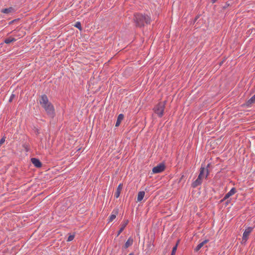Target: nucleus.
Listing matches in <instances>:
<instances>
[{
	"label": "nucleus",
	"instance_id": "f257e3e1",
	"mask_svg": "<svg viewBox=\"0 0 255 255\" xmlns=\"http://www.w3.org/2000/svg\"><path fill=\"white\" fill-rule=\"evenodd\" d=\"M39 103L49 117L53 118L54 117V107L52 104L49 101L48 98L46 95H42L41 96L39 99Z\"/></svg>",
	"mask_w": 255,
	"mask_h": 255
},
{
	"label": "nucleus",
	"instance_id": "f03ea898",
	"mask_svg": "<svg viewBox=\"0 0 255 255\" xmlns=\"http://www.w3.org/2000/svg\"><path fill=\"white\" fill-rule=\"evenodd\" d=\"M134 21L138 26H142L144 23L148 24L150 22V17L148 15L136 13L134 14Z\"/></svg>",
	"mask_w": 255,
	"mask_h": 255
},
{
	"label": "nucleus",
	"instance_id": "7ed1b4c3",
	"mask_svg": "<svg viewBox=\"0 0 255 255\" xmlns=\"http://www.w3.org/2000/svg\"><path fill=\"white\" fill-rule=\"evenodd\" d=\"M165 101L160 102L154 108V112L158 116L161 117L163 115V112L165 108Z\"/></svg>",
	"mask_w": 255,
	"mask_h": 255
},
{
	"label": "nucleus",
	"instance_id": "20e7f679",
	"mask_svg": "<svg viewBox=\"0 0 255 255\" xmlns=\"http://www.w3.org/2000/svg\"><path fill=\"white\" fill-rule=\"evenodd\" d=\"M253 227H248L244 231L243 234V237H242V243H245L247 240L249 238V236L250 234V233L253 231Z\"/></svg>",
	"mask_w": 255,
	"mask_h": 255
},
{
	"label": "nucleus",
	"instance_id": "39448f33",
	"mask_svg": "<svg viewBox=\"0 0 255 255\" xmlns=\"http://www.w3.org/2000/svg\"><path fill=\"white\" fill-rule=\"evenodd\" d=\"M165 169V165L163 163H160L152 168L153 173H159L163 171Z\"/></svg>",
	"mask_w": 255,
	"mask_h": 255
},
{
	"label": "nucleus",
	"instance_id": "423d86ee",
	"mask_svg": "<svg viewBox=\"0 0 255 255\" xmlns=\"http://www.w3.org/2000/svg\"><path fill=\"white\" fill-rule=\"evenodd\" d=\"M236 188H232L231 189V190L225 195V197L221 200V201L223 202V201H224V200H226L227 199L229 198L230 197H231V196H232L234 194H235L236 193Z\"/></svg>",
	"mask_w": 255,
	"mask_h": 255
},
{
	"label": "nucleus",
	"instance_id": "0eeeda50",
	"mask_svg": "<svg viewBox=\"0 0 255 255\" xmlns=\"http://www.w3.org/2000/svg\"><path fill=\"white\" fill-rule=\"evenodd\" d=\"M208 175V170L205 168L204 167H201L200 168V172L198 176L202 177L203 179L204 177H207Z\"/></svg>",
	"mask_w": 255,
	"mask_h": 255
},
{
	"label": "nucleus",
	"instance_id": "6e6552de",
	"mask_svg": "<svg viewBox=\"0 0 255 255\" xmlns=\"http://www.w3.org/2000/svg\"><path fill=\"white\" fill-rule=\"evenodd\" d=\"M202 177L198 176L197 179L193 182L192 184V187L195 188L200 185L202 182Z\"/></svg>",
	"mask_w": 255,
	"mask_h": 255
},
{
	"label": "nucleus",
	"instance_id": "1a4fd4ad",
	"mask_svg": "<svg viewBox=\"0 0 255 255\" xmlns=\"http://www.w3.org/2000/svg\"><path fill=\"white\" fill-rule=\"evenodd\" d=\"M118 214V210L117 209L114 210L112 213V214L110 215V216L109 218V222H111L114 219H115Z\"/></svg>",
	"mask_w": 255,
	"mask_h": 255
},
{
	"label": "nucleus",
	"instance_id": "9d476101",
	"mask_svg": "<svg viewBox=\"0 0 255 255\" xmlns=\"http://www.w3.org/2000/svg\"><path fill=\"white\" fill-rule=\"evenodd\" d=\"M31 161L34 165L36 167H40L42 165L40 160L37 158H31Z\"/></svg>",
	"mask_w": 255,
	"mask_h": 255
},
{
	"label": "nucleus",
	"instance_id": "9b49d317",
	"mask_svg": "<svg viewBox=\"0 0 255 255\" xmlns=\"http://www.w3.org/2000/svg\"><path fill=\"white\" fill-rule=\"evenodd\" d=\"M15 11V9L12 7H9L8 8L2 9L1 10V12L6 14H10L14 12Z\"/></svg>",
	"mask_w": 255,
	"mask_h": 255
},
{
	"label": "nucleus",
	"instance_id": "f8f14e48",
	"mask_svg": "<svg viewBox=\"0 0 255 255\" xmlns=\"http://www.w3.org/2000/svg\"><path fill=\"white\" fill-rule=\"evenodd\" d=\"M128 220L124 221L122 223V224H121V227L120 230L119 231V232L118 233L117 236H119L121 234V233L124 231V230L125 229V227L128 225Z\"/></svg>",
	"mask_w": 255,
	"mask_h": 255
},
{
	"label": "nucleus",
	"instance_id": "ddd939ff",
	"mask_svg": "<svg viewBox=\"0 0 255 255\" xmlns=\"http://www.w3.org/2000/svg\"><path fill=\"white\" fill-rule=\"evenodd\" d=\"M209 242L208 240H205L200 244L198 245L196 248L195 249V251L198 252L201 248H202L206 244Z\"/></svg>",
	"mask_w": 255,
	"mask_h": 255
},
{
	"label": "nucleus",
	"instance_id": "4468645a",
	"mask_svg": "<svg viewBox=\"0 0 255 255\" xmlns=\"http://www.w3.org/2000/svg\"><path fill=\"white\" fill-rule=\"evenodd\" d=\"M123 189V184H120L117 189L116 192L115 193V196L116 198H118L121 194V192Z\"/></svg>",
	"mask_w": 255,
	"mask_h": 255
},
{
	"label": "nucleus",
	"instance_id": "2eb2a0df",
	"mask_svg": "<svg viewBox=\"0 0 255 255\" xmlns=\"http://www.w3.org/2000/svg\"><path fill=\"white\" fill-rule=\"evenodd\" d=\"M124 115H123L122 114H120L118 116V117L116 123V125H115L116 127H119L120 126V125L121 124V122L124 119Z\"/></svg>",
	"mask_w": 255,
	"mask_h": 255
},
{
	"label": "nucleus",
	"instance_id": "dca6fc26",
	"mask_svg": "<svg viewBox=\"0 0 255 255\" xmlns=\"http://www.w3.org/2000/svg\"><path fill=\"white\" fill-rule=\"evenodd\" d=\"M145 195V192L144 191H140L138 193L137 197V202H140L143 199Z\"/></svg>",
	"mask_w": 255,
	"mask_h": 255
},
{
	"label": "nucleus",
	"instance_id": "f3484780",
	"mask_svg": "<svg viewBox=\"0 0 255 255\" xmlns=\"http://www.w3.org/2000/svg\"><path fill=\"white\" fill-rule=\"evenodd\" d=\"M133 244V239L131 238H129L127 240V241L126 242L124 248L125 249H127L130 246H131Z\"/></svg>",
	"mask_w": 255,
	"mask_h": 255
},
{
	"label": "nucleus",
	"instance_id": "a211bd4d",
	"mask_svg": "<svg viewBox=\"0 0 255 255\" xmlns=\"http://www.w3.org/2000/svg\"><path fill=\"white\" fill-rule=\"evenodd\" d=\"M255 102V94L247 103V105L250 106Z\"/></svg>",
	"mask_w": 255,
	"mask_h": 255
},
{
	"label": "nucleus",
	"instance_id": "6ab92c4d",
	"mask_svg": "<svg viewBox=\"0 0 255 255\" xmlns=\"http://www.w3.org/2000/svg\"><path fill=\"white\" fill-rule=\"evenodd\" d=\"M16 41V39L13 37H8L4 40V42L6 44H9L10 43Z\"/></svg>",
	"mask_w": 255,
	"mask_h": 255
},
{
	"label": "nucleus",
	"instance_id": "aec40b11",
	"mask_svg": "<svg viewBox=\"0 0 255 255\" xmlns=\"http://www.w3.org/2000/svg\"><path fill=\"white\" fill-rule=\"evenodd\" d=\"M177 246H178V244H176V245L173 248L171 255H175L176 252L177 251Z\"/></svg>",
	"mask_w": 255,
	"mask_h": 255
},
{
	"label": "nucleus",
	"instance_id": "412c9836",
	"mask_svg": "<svg viewBox=\"0 0 255 255\" xmlns=\"http://www.w3.org/2000/svg\"><path fill=\"white\" fill-rule=\"evenodd\" d=\"M75 27L78 28L80 30H82V26L80 22H77L74 25Z\"/></svg>",
	"mask_w": 255,
	"mask_h": 255
},
{
	"label": "nucleus",
	"instance_id": "4be33fe9",
	"mask_svg": "<svg viewBox=\"0 0 255 255\" xmlns=\"http://www.w3.org/2000/svg\"><path fill=\"white\" fill-rule=\"evenodd\" d=\"M74 235H70L68 238L67 241L70 242V241H72L74 239Z\"/></svg>",
	"mask_w": 255,
	"mask_h": 255
},
{
	"label": "nucleus",
	"instance_id": "5701e85b",
	"mask_svg": "<svg viewBox=\"0 0 255 255\" xmlns=\"http://www.w3.org/2000/svg\"><path fill=\"white\" fill-rule=\"evenodd\" d=\"M147 247L150 250H152L154 248V245L151 243H149L147 245Z\"/></svg>",
	"mask_w": 255,
	"mask_h": 255
},
{
	"label": "nucleus",
	"instance_id": "b1692460",
	"mask_svg": "<svg viewBox=\"0 0 255 255\" xmlns=\"http://www.w3.org/2000/svg\"><path fill=\"white\" fill-rule=\"evenodd\" d=\"M5 138L4 137H3L0 139V145H1L4 143V142L5 141Z\"/></svg>",
	"mask_w": 255,
	"mask_h": 255
},
{
	"label": "nucleus",
	"instance_id": "393cba45",
	"mask_svg": "<svg viewBox=\"0 0 255 255\" xmlns=\"http://www.w3.org/2000/svg\"><path fill=\"white\" fill-rule=\"evenodd\" d=\"M14 95H12L11 96V97H10V99H9V102H11V101L12 100L13 98H14Z\"/></svg>",
	"mask_w": 255,
	"mask_h": 255
},
{
	"label": "nucleus",
	"instance_id": "a878e982",
	"mask_svg": "<svg viewBox=\"0 0 255 255\" xmlns=\"http://www.w3.org/2000/svg\"><path fill=\"white\" fill-rule=\"evenodd\" d=\"M217 0H212V3H215Z\"/></svg>",
	"mask_w": 255,
	"mask_h": 255
},
{
	"label": "nucleus",
	"instance_id": "bb28decb",
	"mask_svg": "<svg viewBox=\"0 0 255 255\" xmlns=\"http://www.w3.org/2000/svg\"><path fill=\"white\" fill-rule=\"evenodd\" d=\"M128 255H132V254H130Z\"/></svg>",
	"mask_w": 255,
	"mask_h": 255
}]
</instances>
